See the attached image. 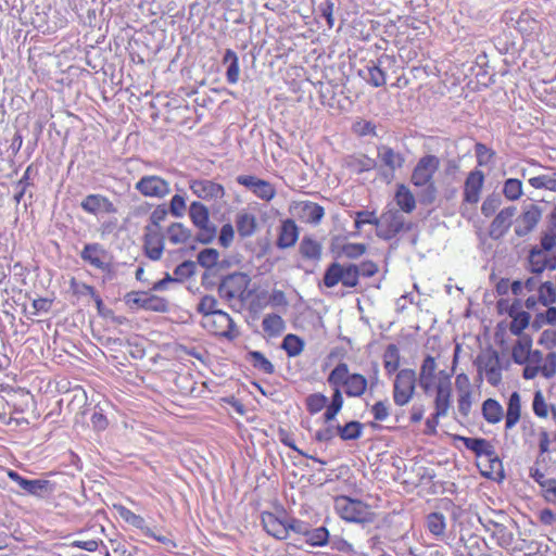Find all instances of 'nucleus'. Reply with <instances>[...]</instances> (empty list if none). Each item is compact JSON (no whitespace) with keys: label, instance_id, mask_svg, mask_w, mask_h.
I'll return each mask as SVG.
<instances>
[{"label":"nucleus","instance_id":"f257e3e1","mask_svg":"<svg viewBox=\"0 0 556 556\" xmlns=\"http://www.w3.org/2000/svg\"><path fill=\"white\" fill-rule=\"evenodd\" d=\"M327 381L331 387H344L350 397H358L367 389V379L361 374H350L345 363H339L328 375Z\"/></svg>","mask_w":556,"mask_h":556},{"label":"nucleus","instance_id":"f03ea898","mask_svg":"<svg viewBox=\"0 0 556 556\" xmlns=\"http://www.w3.org/2000/svg\"><path fill=\"white\" fill-rule=\"evenodd\" d=\"M334 509L342 519L349 522L365 525L375 520V513L371 511L369 505L345 495L334 498Z\"/></svg>","mask_w":556,"mask_h":556},{"label":"nucleus","instance_id":"7ed1b4c3","mask_svg":"<svg viewBox=\"0 0 556 556\" xmlns=\"http://www.w3.org/2000/svg\"><path fill=\"white\" fill-rule=\"evenodd\" d=\"M189 217L198 228L194 241L202 244H210L214 241L217 233V227L210 222L208 208L199 201H193L189 206Z\"/></svg>","mask_w":556,"mask_h":556},{"label":"nucleus","instance_id":"20e7f679","mask_svg":"<svg viewBox=\"0 0 556 556\" xmlns=\"http://www.w3.org/2000/svg\"><path fill=\"white\" fill-rule=\"evenodd\" d=\"M530 271L535 275L542 274L545 269H556V249L551 238L542 237L540 245H534L529 253Z\"/></svg>","mask_w":556,"mask_h":556},{"label":"nucleus","instance_id":"39448f33","mask_svg":"<svg viewBox=\"0 0 556 556\" xmlns=\"http://www.w3.org/2000/svg\"><path fill=\"white\" fill-rule=\"evenodd\" d=\"M324 285L327 288H333L341 282L346 288H355L358 286L359 276L356 264H340L332 262L325 270Z\"/></svg>","mask_w":556,"mask_h":556},{"label":"nucleus","instance_id":"423d86ee","mask_svg":"<svg viewBox=\"0 0 556 556\" xmlns=\"http://www.w3.org/2000/svg\"><path fill=\"white\" fill-rule=\"evenodd\" d=\"M251 278L248 274L242 271H235L220 278L218 283V295L225 301H232L235 299L245 300L244 294Z\"/></svg>","mask_w":556,"mask_h":556},{"label":"nucleus","instance_id":"0eeeda50","mask_svg":"<svg viewBox=\"0 0 556 556\" xmlns=\"http://www.w3.org/2000/svg\"><path fill=\"white\" fill-rule=\"evenodd\" d=\"M382 227L376 229L378 238L389 241L393 239L401 231H410L413 228L412 223H406L403 213L394 207H389L382 213Z\"/></svg>","mask_w":556,"mask_h":556},{"label":"nucleus","instance_id":"6e6552de","mask_svg":"<svg viewBox=\"0 0 556 556\" xmlns=\"http://www.w3.org/2000/svg\"><path fill=\"white\" fill-rule=\"evenodd\" d=\"M124 299L125 303L131 308H142L156 313H166L169 308L166 299L144 291H130Z\"/></svg>","mask_w":556,"mask_h":556},{"label":"nucleus","instance_id":"1a4fd4ad","mask_svg":"<svg viewBox=\"0 0 556 556\" xmlns=\"http://www.w3.org/2000/svg\"><path fill=\"white\" fill-rule=\"evenodd\" d=\"M416 389V372L413 369H401L393 384V400L399 406L406 405L413 397Z\"/></svg>","mask_w":556,"mask_h":556},{"label":"nucleus","instance_id":"9d476101","mask_svg":"<svg viewBox=\"0 0 556 556\" xmlns=\"http://www.w3.org/2000/svg\"><path fill=\"white\" fill-rule=\"evenodd\" d=\"M204 326L214 334L224 337L230 341L239 336L233 319L224 311H218L204 319Z\"/></svg>","mask_w":556,"mask_h":556},{"label":"nucleus","instance_id":"9b49d317","mask_svg":"<svg viewBox=\"0 0 556 556\" xmlns=\"http://www.w3.org/2000/svg\"><path fill=\"white\" fill-rule=\"evenodd\" d=\"M440 167V160L433 154L420 157L413 169L410 181L415 187L433 182V175Z\"/></svg>","mask_w":556,"mask_h":556},{"label":"nucleus","instance_id":"f8f14e48","mask_svg":"<svg viewBox=\"0 0 556 556\" xmlns=\"http://www.w3.org/2000/svg\"><path fill=\"white\" fill-rule=\"evenodd\" d=\"M143 252L151 261H160L165 247V236L161 228L144 226Z\"/></svg>","mask_w":556,"mask_h":556},{"label":"nucleus","instance_id":"ddd939ff","mask_svg":"<svg viewBox=\"0 0 556 556\" xmlns=\"http://www.w3.org/2000/svg\"><path fill=\"white\" fill-rule=\"evenodd\" d=\"M135 189L144 197L159 199L170 193L169 182L156 175L142 176L136 182Z\"/></svg>","mask_w":556,"mask_h":556},{"label":"nucleus","instance_id":"4468645a","mask_svg":"<svg viewBox=\"0 0 556 556\" xmlns=\"http://www.w3.org/2000/svg\"><path fill=\"white\" fill-rule=\"evenodd\" d=\"M492 538L496 540L497 544L503 548H514L515 530H518L517 522L506 516L500 514V523H492Z\"/></svg>","mask_w":556,"mask_h":556},{"label":"nucleus","instance_id":"2eb2a0df","mask_svg":"<svg viewBox=\"0 0 556 556\" xmlns=\"http://www.w3.org/2000/svg\"><path fill=\"white\" fill-rule=\"evenodd\" d=\"M394 62V58L382 54L377 61H369L368 64L359 70V76L374 87H381L386 84V73L383 66Z\"/></svg>","mask_w":556,"mask_h":556},{"label":"nucleus","instance_id":"dca6fc26","mask_svg":"<svg viewBox=\"0 0 556 556\" xmlns=\"http://www.w3.org/2000/svg\"><path fill=\"white\" fill-rule=\"evenodd\" d=\"M542 214V208L536 204L526 206L523 212L516 219V236L521 238L532 232L541 220Z\"/></svg>","mask_w":556,"mask_h":556},{"label":"nucleus","instance_id":"f3484780","mask_svg":"<svg viewBox=\"0 0 556 556\" xmlns=\"http://www.w3.org/2000/svg\"><path fill=\"white\" fill-rule=\"evenodd\" d=\"M189 188L195 197L204 201H216L225 197V188L210 179H192Z\"/></svg>","mask_w":556,"mask_h":556},{"label":"nucleus","instance_id":"a211bd4d","mask_svg":"<svg viewBox=\"0 0 556 556\" xmlns=\"http://www.w3.org/2000/svg\"><path fill=\"white\" fill-rule=\"evenodd\" d=\"M517 213L516 206H507L502 208L494 217L489 227V236L493 240L502 239L510 226L513 225V219Z\"/></svg>","mask_w":556,"mask_h":556},{"label":"nucleus","instance_id":"6ab92c4d","mask_svg":"<svg viewBox=\"0 0 556 556\" xmlns=\"http://www.w3.org/2000/svg\"><path fill=\"white\" fill-rule=\"evenodd\" d=\"M118 511H119V516L126 521L128 522L129 525L140 529L144 535L147 536H150V538H153L154 540H156L157 542L164 544V545H167V546H170L173 548L176 547V543L164 536V535H157L155 534L151 528H149L147 525H146V520L143 517H141L140 515H137L135 514L134 511H131L130 509L126 508V507H123L121 506L118 508Z\"/></svg>","mask_w":556,"mask_h":556},{"label":"nucleus","instance_id":"aec40b11","mask_svg":"<svg viewBox=\"0 0 556 556\" xmlns=\"http://www.w3.org/2000/svg\"><path fill=\"white\" fill-rule=\"evenodd\" d=\"M80 206L85 212L93 215H97L100 212L109 214L117 213V208L113 202L102 194H88L81 201Z\"/></svg>","mask_w":556,"mask_h":556},{"label":"nucleus","instance_id":"412c9836","mask_svg":"<svg viewBox=\"0 0 556 556\" xmlns=\"http://www.w3.org/2000/svg\"><path fill=\"white\" fill-rule=\"evenodd\" d=\"M286 518L287 514L285 511L281 513V517L269 511L262 513V523L265 531L277 540L287 539Z\"/></svg>","mask_w":556,"mask_h":556},{"label":"nucleus","instance_id":"4be33fe9","mask_svg":"<svg viewBox=\"0 0 556 556\" xmlns=\"http://www.w3.org/2000/svg\"><path fill=\"white\" fill-rule=\"evenodd\" d=\"M484 182V174L481 170H472L465 180L464 201L470 204L479 202L480 193Z\"/></svg>","mask_w":556,"mask_h":556},{"label":"nucleus","instance_id":"5701e85b","mask_svg":"<svg viewBox=\"0 0 556 556\" xmlns=\"http://www.w3.org/2000/svg\"><path fill=\"white\" fill-rule=\"evenodd\" d=\"M434 408L437 416H446L451 406V381L450 375L440 380L435 388Z\"/></svg>","mask_w":556,"mask_h":556},{"label":"nucleus","instance_id":"b1692460","mask_svg":"<svg viewBox=\"0 0 556 556\" xmlns=\"http://www.w3.org/2000/svg\"><path fill=\"white\" fill-rule=\"evenodd\" d=\"M377 157L381 162V165L388 168L391 174L401 169L405 163V157L402 153L384 144L377 148Z\"/></svg>","mask_w":556,"mask_h":556},{"label":"nucleus","instance_id":"393cba45","mask_svg":"<svg viewBox=\"0 0 556 556\" xmlns=\"http://www.w3.org/2000/svg\"><path fill=\"white\" fill-rule=\"evenodd\" d=\"M105 256L106 251L99 243H88L80 252V257L84 262L89 263L94 268L102 270L109 268V264L104 262Z\"/></svg>","mask_w":556,"mask_h":556},{"label":"nucleus","instance_id":"a878e982","mask_svg":"<svg viewBox=\"0 0 556 556\" xmlns=\"http://www.w3.org/2000/svg\"><path fill=\"white\" fill-rule=\"evenodd\" d=\"M299 239V227L293 219H286L282 222L276 245L279 249H288L293 247Z\"/></svg>","mask_w":556,"mask_h":556},{"label":"nucleus","instance_id":"bb28decb","mask_svg":"<svg viewBox=\"0 0 556 556\" xmlns=\"http://www.w3.org/2000/svg\"><path fill=\"white\" fill-rule=\"evenodd\" d=\"M296 211L302 222L313 225H318L325 215L324 207L311 201L300 203Z\"/></svg>","mask_w":556,"mask_h":556},{"label":"nucleus","instance_id":"cd10ccee","mask_svg":"<svg viewBox=\"0 0 556 556\" xmlns=\"http://www.w3.org/2000/svg\"><path fill=\"white\" fill-rule=\"evenodd\" d=\"M302 258L318 262L321 258L323 245L311 236H304L299 244Z\"/></svg>","mask_w":556,"mask_h":556},{"label":"nucleus","instance_id":"c85d7f7f","mask_svg":"<svg viewBox=\"0 0 556 556\" xmlns=\"http://www.w3.org/2000/svg\"><path fill=\"white\" fill-rule=\"evenodd\" d=\"M457 440L462 441L465 447L475 453L477 457L493 455L494 446L485 439L458 435Z\"/></svg>","mask_w":556,"mask_h":556},{"label":"nucleus","instance_id":"c756f323","mask_svg":"<svg viewBox=\"0 0 556 556\" xmlns=\"http://www.w3.org/2000/svg\"><path fill=\"white\" fill-rule=\"evenodd\" d=\"M345 166L356 174L369 172L378 166L375 159H371L365 154L350 155L345 159Z\"/></svg>","mask_w":556,"mask_h":556},{"label":"nucleus","instance_id":"7c9ffc66","mask_svg":"<svg viewBox=\"0 0 556 556\" xmlns=\"http://www.w3.org/2000/svg\"><path fill=\"white\" fill-rule=\"evenodd\" d=\"M519 339L513 346L511 357L516 364L525 365L528 363L529 352L532 346V339L528 334L518 336Z\"/></svg>","mask_w":556,"mask_h":556},{"label":"nucleus","instance_id":"2f4dec72","mask_svg":"<svg viewBox=\"0 0 556 556\" xmlns=\"http://www.w3.org/2000/svg\"><path fill=\"white\" fill-rule=\"evenodd\" d=\"M166 236L173 244H185L192 238V231L182 223H172L166 229Z\"/></svg>","mask_w":556,"mask_h":556},{"label":"nucleus","instance_id":"473e14b6","mask_svg":"<svg viewBox=\"0 0 556 556\" xmlns=\"http://www.w3.org/2000/svg\"><path fill=\"white\" fill-rule=\"evenodd\" d=\"M394 200L402 213H412L416 208L415 197L405 185L397 186Z\"/></svg>","mask_w":556,"mask_h":556},{"label":"nucleus","instance_id":"72a5a7b5","mask_svg":"<svg viewBox=\"0 0 556 556\" xmlns=\"http://www.w3.org/2000/svg\"><path fill=\"white\" fill-rule=\"evenodd\" d=\"M364 425L357 420H351L345 425H337V435L343 441L357 440L362 437Z\"/></svg>","mask_w":556,"mask_h":556},{"label":"nucleus","instance_id":"f704fd0d","mask_svg":"<svg viewBox=\"0 0 556 556\" xmlns=\"http://www.w3.org/2000/svg\"><path fill=\"white\" fill-rule=\"evenodd\" d=\"M520 395L518 392H513L509 396L506 412V429H511L520 419Z\"/></svg>","mask_w":556,"mask_h":556},{"label":"nucleus","instance_id":"c9c22d12","mask_svg":"<svg viewBox=\"0 0 556 556\" xmlns=\"http://www.w3.org/2000/svg\"><path fill=\"white\" fill-rule=\"evenodd\" d=\"M483 418L490 424H497L503 418V407L494 399H488L482 404Z\"/></svg>","mask_w":556,"mask_h":556},{"label":"nucleus","instance_id":"e433bc0d","mask_svg":"<svg viewBox=\"0 0 556 556\" xmlns=\"http://www.w3.org/2000/svg\"><path fill=\"white\" fill-rule=\"evenodd\" d=\"M54 491V483L45 479L29 480L25 492L38 497H45Z\"/></svg>","mask_w":556,"mask_h":556},{"label":"nucleus","instance_id":"4c0bfd02","mask_svg":"<svg viewBox=\"0 0 556 556\" xmlns=\"http://www.w3.org/2000/svg\"><path fill=\"white\" fill-rule=\"evenodd\" d=\"M485 372L489 383L497 386L502 379L500 357L496 351H493L485 363Z\"/></svg>","mask_w":556,"mask_h":556},{"label":"nucleus","instance_id":"58836bf2","mask_svg":"<svg viewBox=\"0 0 556 556\" xmlns=\"http://www.w3.org/2000/svg\"><path fill=\"white\" fill-rule=\"evenodd\" d=\"M237 230L243 238L252 236L256 230V218L249 213H240L237 216Z\"/></svg>","mask_w":556,"mask_h":556},{"label":"nucleus","instance_id":"ea45409f","mask_svg":"<svg viewBox=\"0 0 556 556\" xmlns=\"http://www.w3.org/2000/svg\"><path fill=\"white\" fill-rule=\"evenodd\" d=\"M219 252L213 248H206L199 252L198 263L205 268V270H219L218 267Z\"/></svg>","mask_w":556,"mask_h":556},{"label":"nucleus","instance_id":"a19ab883","mask_svg":"<svg viewBox=\"0 0 556 556\" xmlns=\"http://www.w3.org/2000/svg\"><path fill=\"white\" fill-rule=\"evenodd\" d=\"M551 174H542L530 178L529 184L535 189H546L549 191H556V169L551 168Z\"/></svg>","mask_w":556,"mask_h":556},{"label":"nucleus","instance_id":"79ce46f5","mask_svg":"<svg viewBox=\"0 0 556 556\" xmlns=\"http://www.w3.org/2000/svg\"><path fill=\"white\" fill-rule=\"evenodd\" d=\"M248 359L252 364V366L265 374L271 375L275 372V367L271 364L269 359L266 358V356L258 351H250L248 353Z\"/></svg>","mask_w":556,"mask_h":556},{"label":"nucleus","instance_id":"37998d69","mask_svg":"<svg viewBox=\"0 0 556 556\" xmlns=\"http://www.w3.org/2000/svg\"><path fill=\"white\" fill-rule=\"evenodd\" d=\"M383 366L389 375L400 367V351L395 344H389L383 354Z\"/></svg>","mask_w":556,"mask_h":556},{"label":"nucleus","instance_id":"c03bdc74","mask_svg":"<svg viewBox=\"0 0 556 556\" xmlns=\"http://www.w3.org/2000/svg\"><path fill=\"white\" fill-rule=\"evenodd\" d=\"M281 348L289 357H295L302 353L304 341L298 336L289 333L283 338Z\"/></svg>","mask_w":556,"mask_h":556},{"label":"nucleus","instance_id":"a18cd8bd","mask_svg":"<svg viewBox=\"0 0 556 556\" xmlns=\"http://www.w3.org/2000/svg\"><path fill=\"white\" fill-rule=\"evenodd\" d=\"M306 543L312 546H325L329 542V531L326 527H318L307 530Z\"/></svg>","mask_w":556,"mask_h":556},{"label":"nucleus","instance_id":"49530a36","mask_svg":"<svg viewBox=\"0 0 556 556\" xmlns=\"http://www.w3.org/2000/svg\"><path fill=\"white\" fill-rule=\"evenodd\" d=\"M539 302L548 306L556 302V287L551 281H545L539 286Z\"/></svg>","mask_w":556,"mask_h":556},{"label":"nucleus","instance_id":"de8ad7c7","mask_svg":"<svg viewBox=\"0 0 556 556\" xmlns=\"http://www.w3.org/2000/svg\"><path fill=\"white\" fill-rule=\"evenodd\" d=\"M328 397L323 393H313L305 399L306 409L311 415L319 413L326 407Z\"/></svg>","mask_w":556,"mask_h":556},{"label":"nucleus","instance_id":"09e8293b","mask_svg":"<svg viewBox=\"0 0 556 556\" xmlns=\"http://www.w3.org/2000/svg\"><path fill=\"white\" fill-rule=\"evenodd\" d=\"M489 462V471H483L482 475L486 478H493V475L497 476V480L501 481L505 478L504 468L502 460L496 455L495 448H493L492 456H485Z\"/></svg>","mask_w":556,"mask_h":556},{"label":"nucleus","instance_id":"8fccbe9b","mask_svg":"<svg viewBox=\"0 0 556 556\" xmlns=\"http://www.w3.org/2000/svg\"><path fill=\"white\" fill-rule=\"evenodd\" d=\"M262 327L264 331L269 332L271 334H277L283 330L285 323L281 316L276 314H269L263 318Z\"/></svg>","mask_w":556,"mask_h":556},{"label":"nucleus","instance_id":"3c124183","mask_svg":"<svg viewBox=\"0 0 556 556\" xmlns=\"http://www.w3.org/2000/svg\"><path fill=\"white\" fill-rule=\"evenodd\" d=\"M504 195L510 200L516 201L522 195V182L516 178H509L505 180L503 187Z\"/></svg>","mask_w":556,"mask_h":556},{"label":"nucleus","instance_id":"603ef678","mask_svg":"<svg viewBox=\"0 0 556 556\" xmlns=\"http://www.w3.org/2000/svg\"><path fill=\"white\" fill-rule=\"evenodd\" d=\"M217 300L213 295H204L201 298L197 306V312L202 314L204 319L215 313H218Z\"/></svg>","mask_w":556,"mask_h":556},{"label":"nucleus","instance_id":"864d4df0","mask_svg":"<svg viewBox=\"0 0 556 556\" xmlns=\"http://www.w3.org/2000/svg\"><path fill=\"white\" fill-rule=\"evenodd\" d=\"M427 527L434 535H442L445 531V517L441 513H431L427 517Z\"/></svg>","mask_w":556,"mask_h":556},{"label":"nucleus","instance_id":"5fc2aeb1","mask_svg":"<svg viewBox=\"0 0 556 556\" xmlns=\"http://www.w3.org/2000/svg\"><path fill=\"white\" fill-rule=\"evenodd\" d=\"M501 205V195L497 193H491L484 199L481 205V213L483 216L490 217L496 213Z\"/></svg>","mask_w":556,"mask_h":556},{"label":"nucleus","instance_id":"6e6d98bb","mask_svg":"<svg viewBox=\"0 0 556 556\" xmlns=\"http://www.w3.org/2000/svg\"><path fill=\"white\" fill-rule=\"evenodd\" d=\"M530 318L531 316L528 312H521L520 314L513 316L509 331L515 336H521L522 331L529 326Z\"/></svg>","mask_w":556,"mask_h":556},{"label":"nucleus","instance_id":"4d7b16f0","mask_svg":"<svg viewBox=\"0 0 556 556\" xmlns=\"http://www.w3.org/2000/svg\"><path fill=\"white\" fill-rule=\"evenodd\" d=\"M195 273V263L193 261H184L174 269V275L178 282H182L186 279L193 276Z\"/></svg>","mask_w":556,"mask_h":556},{"label":"nucleus","instance_id":"13d9d810","mask_svg":"<svg viewBox=\"0 0 556 556\" xmlns=\"http://www.w3.org/2000/svg\"><path fill=\"white\" fill-rule=\"evenodd\" d=\"M286 530H287V538L289 536V533L292 531L293 533L301 534L305 536L307 533V530L309 528V525L303 520L296 519L294 517L287 516L286 518Z\"/></svg>","mask_w":556,"mask_h":556},{"label":"nucleus","instance_id":"bf43d9fd","mask_svg":"<svg viewBox=\"0 0 556 556\" xmlns=\"http://www.w3.org/2000/svg\"><path fill=\"white\" fill-rule=\"evenodd\" d=\"M333 2L331 0H319L317 4V12L321 17H324L327 22L329 28L333 27L334 18H333Z\"/></svg>","mask_w":556,"mask_h":556},{"label":"nucleus","instance_id":"052dcab7","mask_svg":"<svg viewBox=\"0 0 556 556\" xmlns=\"http://www.w3.org/2000/svg\"><path fill=\"white\" fill-rule=\"evenodd\" d=\"M253 193L264 201H270L276 195V190L269 181L260 179Z\"/></svg>","mask_w":556,"mask_h":556},{"label":"nucleus","instance_id":"680f3d73","mask_svg":"<svg viewBox=\"0 0 556 556\" xmlns=\"http://www.w3.org/2000/svg\"><path fill=\"white\" fill-rule=\"evenodd\" d=\"M533 412L538 417L546 418L548 414V407L541 390H538L533 396L532 403Z\"/></svg>","mask_w":556,"mask_h":556},{"label":"nucleus","instance_id":"e2e57ef3","mask_svg":"<svg viewBox=\"0 0 556 556\" xmlns=\"http://www.w3.org/2000/svg\"><path fill=\"white\" fill-rule=\"evenodd\" d=\"M422 190L419 192V201L421 204L430 205L437 200L438 190L434 182L422 186Z\"/></svg>","mask_w":556,"mask_h":556},{"label":"nucleus","instance_id":"0e129e2a","mask_svg":"<svg viewBox=\"0 0 556 556\" xmlns=\"http://www.w3.org/2000/svg\"><path fill=\"white\" fill-rule=\"evenodd\" d=\"M169 211L165 206V204L157 205L154 211L151 213L149 218V224L147 226H153L155 228H161V223L164 222L168 215Z\"/></svg>","mask_w":556,"mask_h":556},{"label":"nucleus","instance_id":"69168bd1","mask_svg":"<svg viewBox=\"0 0 556 556\" xmlns=\"http://www.w3.org/2000/svg\"><path fill=\"white\" fill-rule=\"evenodd\" d=\"M167 210L174 217H177V218L182 217L185 215V211H186L185 198L180 194H175L172 198L170 203H169V208H167Z\"/></svg>","mask_w":556,"mask_h":556},{"label":"nucleus","instance_id":"338daca9","mask_svg":"<svg viewBox=\"0 0 556 556\" xmlns=\"http://www.w3.org/2000/svg\"><path fill=\"white\" fill-rule=\"evenodd\" d=\"M219 270H205L201 277V285L205 290L218 289V283L222 277L218 276Z\"/></svg>","mask_w":556,"mask_h":556},{"label":"nucleus","instance_id":"774afa93","mask_svg":"<svg viewBox=\"0 0 556 556\" xmlns=\"http://www.w3.org/2000/svg\"><path fill=\"white\" fill-rule=\"evenodd\" d=\"M541 374L551 379L556 375V352H549L545 357V364L541 366Z\"/></svg>","mask_w":556,"mask_h":556}]
</instances>
